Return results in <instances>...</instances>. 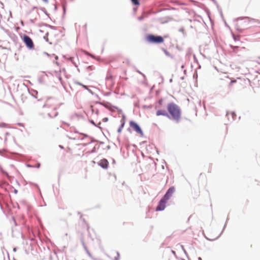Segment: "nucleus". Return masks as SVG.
<instances>
[{
    "label": "nucleus",
    "mask_w": 260,
    "mask_h": 260,
    "mask_svg": "<svg viewBox=\"0 0 260 260\" xmlns=\"http://www.w3.org/2000/svg\"><path fill=\"white\" fill-rule=\"evenodd\" d=\"M167 110L172 118L178 121L181 118V111L179 107L175 103H171L167 105Z\"/></svg>",
    "instance_id": "f257e3e1"
},
{
    "label": "nucleus",
    "mask_w": 260,
    "mask_h": 260,
    "mask_svg": "<svg viewBox=\"0 0 260 260\" xmlns=\"http://www.w3.org/2000/svg\"><path fill=\"white\" fill-rule=\"evenodd\" d=\"M145 39L147 42L150 43L159 44L164 42V38L159 36H154L149 34L146 36Z\"/></svg>",
    "instance_id": "f03ea898"
},
{
    "label": "nucleus",
    "mask_w": 260,
    "mask_h": 260,
    "mask_svg": "<svg viewBox=\"0 0 260 260\" xmlns=\"http://www.w3.org/2000/svg\"><path fill=\"white\" fill-rule=\"evenodd\" d=\"M129 126L137 134H139L140 136L143 137L144 136V133L142 130L136 122L134 121H131L129 122Z\"/></svg>",
    "instance_id": "7ed1b4c3"
},
{
    "label": "nucleus",
    "mask_w": 260,
    "mask_h": 260,
    "mask_svg": "<svg viewBox=\"0 0 260 260\" xmlns=\"http://www.w3.org/2000/svg\"><path fill=\"white\" fill-rule=\"evenodd\" d=\"M233 83L237 84V87L239 88H243L246 83L245 80L241 78H238L237 80H232L230 82V85H232Z\"/></svg>",
    "instance_id": "20e7f679"
},
{
    "label": "nucleus",
    "mask_w": 260,
    "mask_h": 260,
    "mask_svg": "<svg viewBox=\"0 0 260 260\" xmlns=\"http://www.w3.org/2000/svg\"><path fill=\"white\" fill-rule=\"evenodd\" d=\"M23 41L29 49H32L34 48V43L29 37L24 36L23 38Z\"/></svg>",
    "instance_id": "39448f33"
},
{
    "label": "nucleus",
    "mask_w": 260,
    "mask_h": 260,
    "mask_svg": "<svg viewBox=\"0 0 260 260\" xmlns=\"http://www.w3.org/2000/svg\"><path fill=\"white\" fill-rule=\"evenodd\" d=\"M168 200L163 198L159 202L158 206L156 208V211H162L165 209L166 204Z\"/></svg>",
    "instance_id": "423d86ee"
},
{
    "label": "nucleus",
    "mask_w": 260,
    "mask_h": 260,
    "mask_svg": "<svg viewBox=\"0 0 260 260\" xmlns=\"http://www.w3.org/2000/svg\"><path fill=\"white\" fill-rule=\"evenodd\" d=\"M175 191V188L174 187H170L165 194L163 198H165V199L169 200L170 198L172 196L173 193Z\"/></svg>",
    "instance_id": "0eeeda50"
},
{
    "label": "nucleus",
    "mask_w": 260,
    "mask_h": 260,
    "mask_svg": "<svg viewBox=\"0 0 260 260\" xmlns=\"http://www.w3.org/2000/svg\"><path fill=\"white\" fill-rule=\"evenodd\" d=\"M99 165L104 169H107L109 166V162L107 159H103L99 161Z\"/></svg>",
    "instance_id": "6e6552de"
},
{
    "label": "nucleus",
    "mask_w": 260,
    "mask_h": 260,
    "mask_svg": "<svg viewBox=\"0 0 260 260\" xmlns=\"http://www.w3.org/2000/svg\"><path fill=\"white\" fill-rule=\"evenodd\" d=\"M156 115L157 116H169V115L167 111L165 110H158L156 112Z\"/></svg>",
    "instance_id": "1a4fd4ad"
},
{
    "label": "nucleus",
    "mask_w": 260,
    "mask_h": 260,
    "mask_svg": "<svg viewBox=\"0 0 260 260\" xmlns=\"http://www.w3.org/2000/svg\"><path fill=\"white\" fill-rule=\"evenodd\" d=\"M121 124L120 126V127L118 128V129L117 130V132L118 133H120L122 131V129L123 128V127H124V124H125V121H124V120L123 119H122L121 120Z\"/></svg>",
    "instance_id": "9d476101"
},
{
    "label": "nucleus",
    "mask_w": 260,
    "mask_h": 260,
    "mask_svg": "<svg viewBox=\"0 0 260 260\" xmlns=\"http://www.w3.org/2000/svg\"><path fill=\"white\" fill-rule=\"evenodd\" d=\"M112 255L114 256V260H118L119 258V254L118 252L114 251L112 253Z\"/></svg>",
    "instance_id": "9b49d317"
},
{
    "label": "nucleus",
    "mask_w": 260,
    "mask_h": 260,
    "mask_svg": "<svg viewBox=\"0 0 260 260\" xmlns=\"http://www.w3.org/2000/svg\"><path fill=\"white\" fill-rule=\"evenodd\" d=\"M132 3L136 6H139L140 5L139 0H131Z\"/></svg>",
    "instance_id": "f8f14e48"
},
{
    "label": "nucleus",
    "mask_w": 260,
    "mask_h": 260,
    "mask_svg": "<svg viewBox=\"0 0 260 260\" xmlns=\"http://www.w3.org/2000/svg\"><path fill=\"white\" fill-rule=\"evenodd\" d=\"M113 78V77L110 74H108L107 77H106V79L107 80H110V79H112Z\"/></svg>",
    "instance_id": "ddd939ff"
},
{
    "label": "nucleus",
    "mask_w": 260,
    "mask_h": 260,
    "mask_svg": "<svg viewBox=\"0 0 260 260\" xmlns=\"http://www.w3.org/2000/svg\"><path fill=\"white\" fill-rule=\"evenodd\" d=\"M225 79H229V77L227 76H224L223 78H220V80L221 81H222L225 80Z\"/></svg>",
    "instance_id": "4468645a"
},
{
    "label": "nucleus",
    "mask_w": 260,
    "mask_h": 260,
    "mask_svg": "<svg viewBox=\"0 0 260 260\" xmlns=\"http://www.w3.org/2000/svg\"><path fill=\"white\" fill-rule=\"evenodd\" d=\"M162 100H160L158 101V104L161 105L162 104Z\"/></svg>",
    "instance_id": "2eb2a0df"
},
{
    "label": "nucleus",
    "mask_w": 260,
    "mask_h": 260,
    "mask_svg": "<svg viewBox=\"0 0 260 260\" xmlns=\"http://www.w3.org/2000/svg\"><path fill=\"white\" fill-rule=\"evenodd\" d=\"M104 120H105V121H107L108 120V118H105L104 119Z\"/></svg>",
    "instance_id": "dca6fc26"
},
{
    "label": "nucleus",
    "mask_w": 260,
    "mask_h": 260,
    "mask_svg": "<svg viewBox=\"0 0 260 260\" xmlns=\"http://www.w3.org/2000/svg\"><path fill=\"white\" fill-rule=\"evenodd\" d=\"M44 2L47 3L48 2V0H43Z\"/></svg>",
    "instance_id": "f3484780"
},
{
    "label": "nucleus",
    "mask_w": 260,
    "mask_h": 260,
    "mask_svg": "<svg viewBox=\"0 0 260 260\" xmlns=\"http://www.w3.org/2000/svg\"><path fill=\"white\" fill-rule=\"evenodd\" d=\"M199 260H202V258H201V257H199Z\"/></svg>",
    "instance_id": "a211bd4d"
},
{
    "label": "nucleus",
    "mask_w": 260,
    "mask_h": 260,
    "mask_svg": "<svg viewBox=\"0 0 260 260\" xmlns=\"http://www.w3.org/2000/svg\"><path fill=\"white\" fill-rule=\"evenodd\" d=\"M83 87L85 88H86V86H83Z\"/></svg>",
    "instance_id": "6ab92c4d"
},
{
    "label": "nucleus",
    "mask_w": 260,
    "mask_h": 260,
    "mask_svg": "<svg viewBox=\"0 0 260 260\" xmlns=\"http://www.w3.org/2000/svg\"><path fill=\"white\" fill-rule=\"evenodd\" d=\"M232 114L233 115H235V114H234V113H232Z\"/></svg>",
    "instance_id": "aec40b11"
}]
</instances>
